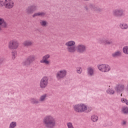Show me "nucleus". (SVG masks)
<instances>
[{
    "mask_svg": "<svg viewBox=\"0 0 128 128\" xmlns=\"http://www.w3.org/2000/svg\"><path fill=\"white\" fill-rule=\"evenodd\" d=\"M48 86V78L44 77L40 82V88H44Z\"/></svg>",
    "mask_w": 128,
    "mask_h": 128,
    "instance_id": "nucleus-7",
    "label": "nucleus"
},
{
    "mask_svg": "<svg viewBox=\"0 0 128 128\" xmlns=\"http://www.w3.org/2000/svg\"><path fill=\"white\" fill-rule=\"evenodd\" d=\"M82 68L80 67L77 68V72L78 74H82Z\"/></svg>",
    "mask_w": 128,
    "mask_h": 128,
    "instance_id": "nucleus-25",
    "label": "nucleus"
},
{
    "mask_svg": "<svg viewBox=\"0 0 128 128\" xmlns=\"http://www.w3.org/2000/svg\"><path fill=\"white\" fill-rule=\"evenodd\" d=\"M48 58H50V55L45 56L43 57V59L40 61V62H44V64H50V62L46 60Z\"/></svg>",
    "mask_w": 128,
    "mask_h": 128,
    "instance_id": "nucleus-13",
    "label": "nucleus"
},
{
    "mask_svg": "<svg viewBox=\"0 0 128 128\" xmlns=\"http://www.w3.org/2000/svg\"><path fill=\"white\" fill-rule=\"evenodd\" d=\"M126 99H124V98H122L121 99V101L122 102H126Z\"/></svg>",
    "mask_w": 128,
    "mask_h": 128,
    "instance_id": "nucleus-32",
    "label": "nucleus"
},
{
    "mask_svg": "<svg viewBox=\"0 0 128 128\" xmlns=\"http://www.w3.org/2000/svg\"><path fill=\"white\" fill-rule=\"evenodd\" d=\"M16 122H12L10 124V128H16Z\"/></svg>",
    "mask_w": 128,
    "mask_h": 128,
    "instance_id": "nucleus-18",
    "label": "nucleus"
},
{
    "mask_svg": "<svg viewBox=\"0 0 128 128\" xmlns=\"http://www.w3.org/2000/svg\"><path fill=\"white\" fill-rule=\"evenodd\" d=\"M40 24L42 26H46V22L45 21H42V22H40Z\"/></svg>",
    "mask_w": 128,
    "mask_h": 128,
    "instance_id": "nucleus-31",
    "label": "nucleus"
},
{
    "mask_svg": "<svg viewBox=\"0 0 128 128\" xmlns=\"http://www.w3.org/2000/svg\"><path fill=\"white\" fill-rule=\"evenodd\" d=\"M107 92H108V94H114V90L112 89H109L107 90Z\"/></svg>",
    "mask_w": 128,
    "mask_h": 128,
    "instance_id": "nucleus-22",
    "label": "nucleus"
},
{
    "mask_svg": "<svg viewBox=\"0 0 128 128\" xmlns=\"http://www.w3.org/2000/svg\"><path fill=\"white\" fill-rule=\"evenodd\" d=\"M34 60V57L33 56H30L27 60L24 62V66H28L30 62Z\"/></svg>",
    "mask_w": 128,
    "mask_h": 128,
    "instance_id": "nucleus-10",
    "label": "nucleus"
},
{
    "mask_svg": "<svg viewBox=\"0 0 128 128\" xmlns=\"http://www.w3.org/2000/svg\"><path fill=\"white\" fill-rule=\"evenodd\" d=\"M8 26V24L4 21L3 18H0V31L2 30V28H6Z\"/></svg>",
    "mask_w": 128,
    "mask_h": 128,
    "instance_id": "nucleus-9",
    "label": "nucleus"
},
{
    "mask_svg": "<svg viewBox=\"0 0 128 128\" xmlns=\"http://www.w3.org/2000/svg\"><path fill=\"white\" fill-rule=\"evenodd\" d=\"M126 124V121H123V124Z\"/></svg>",
    "mask_w": 128,
    "mask_h": 128,
    "instance_id": "nucleus-35",
    "label": "nucleus"
},
{
    "mask_svg": "<svg viewBox=\"0 0 128 128\" xmlns=\"http://www.w3.org/2000/svg\"><path fill=\"white\" fill-rule=\"evenodd\" d=\"M87 108L86 106L82 104H76L74 106V110L76 112H84L86 110Z\"/></svg>",
    "mask_w": 128,
    "mask_h": 128,
    "instance_id": "nucleus-2",
    "label": "nucleus"
},
{
    "mask_svg": "<svg viewBox=\"0 0 128 128\" xmlns=\"http://www.w3.org/2000/svg\"><path fill=\"white\" fill-rule=\"evenodd\" d=\"M123 52H124V54H128V46H125L124 48Z\"/></svg>",
    "mask_w": 128,
    "mask_h": 128,
    "instance_id": "nucleus-19",
    "label": "nucleus"
},
{
    "mask_svg": "<svg viewBox=\"0 0 128 128\" xmlns=\"http://www.w3.org/2000/svg\"><path fill=\"white\" fill-rule=\"evenodd\" d=\"M16 52H12V58L13 60H14L16 58Z\"/></svg>",
    "mask_w": 128,
    "mask_h": 128,
    "instance_id": "nucleus-27",
    "label": "nucleus"
},
{
    "mask_svg": "<svg viewBox=\"0 0 128 128\" xmlns=\"http://www.w3.org/2000/svg\"><path fill=\"white\" fill-rule=\"evenodd\" d=\"M124 114H128V108H123L122 110Z\"/></svg>",
    "mask_w": 128,
    "mask_h": 128,
    "instance_id": "nucleus-26",
    "label": "nucleus"
},
{
    "mask_svg": "<svg viewBox=\"0 0 128 128\" xmlns=\"http://www.w3.org/2000/svg\"><path fill=\"white\" fill-rule=\"evenodd\" d=\"M105 44H110V42H108V41H106V42H105Z\"/></svg>",
    "mask_w": 128,
    "mask_h": 128,
    "instance_id": "nucleus-33",
    "label": "nucleus"
},
{
    "mask_svg": "<svg viewBox=\"0 0 128 128\" xmlns=\"http://www.w3.org/2000/svg\"><path fill=\"white\" fill-rule=\"evenodd\" d=\"M124 90V85L119 84L117 86L116 88V90L117 92H122Z\"/></svg>",
    "mask_w": 128,
    "mask_h": 128,
    "instance_id": "nucleus-11",
    "label": "nucleus"
},
{
    "mask_svg": "<svg viewBox=\"0 0 128 128\" xmlns=\"http://www.w3.org/2000/svg\"><path fill=\"white\" fill-rule=\"evenodd\" d=\"M31 44H32V43L30 42L26 41L24 42V46H31Z\"/></svg>",
    "mask_w": 128,
    "mask_h": 128,
    "instance_id": "nucleus-21",
    "label": "nucleus"
},
{
    "mask_svg": "<svg viewBox=\"0 0 128 128\" xmlns=\"http://www.w3.org/2000/svg\"><path fill=\"white\" fill-rule=\"evenodd\" d=\"M88 74L90 76H92L94 74V69H92V68H88Z\"/></svg>",
    "mask_w": 128,
    "mask_h": 128,
    "instance_id": "nucleus-15",
    "label": "nucleus"
},
{
    "mask_svg": "<svg viewBox=\"0 0 128 128\" xmlns=\"http://www.w3.org/2000/svg\"><path fill=\"white\" fill-rule=\"evenodd\" d=\"M120 56V52H116L115 54H112L113 56Z\"/></svg>",
    "mask_w": 128,
    "mask_h": 128,
    "instance_id": "nucleus-24",
    "label": "nucleus"
},
{
    "mask_svg": "<svg viewBox=\"0 0 128 128\" xmlns=\"http://www.w3.org/2000/svg\"><path fill=\"white\" fill-rule=\"evenodd\" d=\"M77 50L78 52H84L86 50V46L84 45H79L77 47Z\"/></svg>",
    "mask_w": 128,
    "mask_h": 128,
    "instance_id": "nucleus-12",
    "label": "nucleus"
},
{
    "mask_svg": "<svg viewBox=\"0 0 128 128\" xmlns=\"http://www.w3.org/2000/svg\"><path fill=\"white\" fill-rule=\"evenodd\" d=\"M122 94H121V96H122Z\"/></svg>",
    "mask_w": 128,
    "mask_h": 128,
    "instance_id": "nucleus-36",
    "label": "nucleus"
},
{
    "mask_svg": "<svg viewBox=\"0 0 128 128\" xmlns=\"http://www.w3.org/2000/svg\"><path fill=\"white\" fill-rule=\"evenodd\" d=\"M98 68L100 72H106L110 70V67L108 64H102L98 66Z\"/></svg>",
    "mask_w": 128,
    "mask_h": 128,
    "instance_id": "nucleus-4",
    "label": "nucleus"
},
{
    "mask_svg": "<svg viewBox=\"0 0 128 128\" xmlns=\"http://www.w3.org/2000/svg\"><path fill=\"white\" fill-rule=\"evenodd\" d=\"M44 123L47 128H54L56 124L52 116H47L44 119Z\"/></svg>",
    "mask_w": 128,
    "mask_h": 128,
    "instance_id": "nucleus-1",
    "label": "nucleus"
},
{
    "mask_svg": "<svg viewBox=\"0 0 128 128\" xmlns=\"http://www.w3.org/2000/svg\"><path fill=\"white\" fill-rule=\"evenodd\" d=\"M66 75V72L64 70H60L57 73L56 78L58 80L64 78Z\"/></svg>",
    "mask_w": 128,
    "mask_h": 128,
    "instance_id": "nucleus-8",
    "label": "nucleus"
},
{
    "mask_svg": "<svg viewBox=\"0 0 128 128\" xmlns=\"http://www.w3.org/2000/svg\"><path fill=\"white\" fill-rule=\"evenodd\" d=\"M125 104H128V100H127L125 101Z\"/></svg>",
    "mask_w": 128,
    "mask_h": 128,
    "instance_id": "nucleus-34",
    "label": "nucleus"
},
{
    "mask_svg": "<svg viewBox=\"0 0 128 128\" xmlns=\"http://www.w3.org/2000/svg\"><path fill=\"white\" fill-rule=\"evenodd\" d=\"M34 10H36V7L32 6L30 8H28L27 12L28 14L32 12Z\"/></svg>",
    "mask_w": 128,
    "mask_h": 128,
    "instance_id": "nucleus-14",
    "label": "nucleus"
},
{
    "mask_svg": "<svg viewBox=\"0 0 128 128\" xmlns=\"http://www.w3.org/2000/svg\"><path fill=\"white\" fill-rule=\"evenodd\" d=\"M75 42L74 41H70L66 43V46H68V50L70 52H74L76 51V48L74 47Z\"/></svg>",
    "mask_w": 128,
    "mask_h": 128,
    "instance_id": "nucleus-3",
    "label": "nucleus"
},
{
    "mask_svg": "<svg viewBox=\"0 0 128 128\" xmlns=\"http://www.w3.org/2000/svg\"><path fill=\"white\" fill-rule=\"evenodd\" d=\"M14 3L12 0H6L4 2V6L6 8H14Z\"/></svg>",
    "mask_w": 128,
    "mask_h": 128,
    "instance_id": "nucleus-6",
    "label": "nucleus"
},
{
    "mask_svg": "<svg viewBox=\"0 0 128 128\" xmlns=\"http://www.w3.org/2000/svg\"><path fill=\"white\" fill-rule=\"evenodd\" d=\"M46 95L45 94L44 96H41L40 98V100L42 102V100H44V98H46Z\"/></svg>",
    "mask_w": 128,
    "mask_h": 128,
    "instance_id": "nucleus-30",
    "label": "nucleus"
},
{
    "mask_svg": "<svg viewBox=\"0 0 128 128\" xmlns=\"http://www.w3.org/2000/svg\"><path fill=\"white\" fill-rule=\"evenodd\" d=\"M18 46V42L16 40H12L9 43V48L10 50H16Z\"/></svg>",
    "mask_w": 128,
    "mask_h": 128,
    "instance_id": "nucleus-5",
    "label": "nucleus"
},
{
    "mask_svg": "<svg viewBox=\"0 0 128 128\" xmlns=\"http://www.w3.org/2000/svg\"><path fill=\"white\" fill-rule=\"evenodd\" d=\"M44 16V12L36 13L33 15V18H34V16Z\"/></svg>",
    "mask_w": 128,
    "mask_h": 128,
    "instance_id": "nucleus-20",
    "label": "nucleus"
},
{
    "mask_svg": "<svg viewBox=\"0 0 128 128\" xmlns=\"http://www.w3.org/2000/svg\"><path fill=\"white\" fill-rule=\"evenodd\" d=\"M91 120H92V122H96V120H98V118L97 117V116L93 115L91 117Z\"/></svg>",
    "mask_w": 128,
    "mask_h": 128,
    "instance_id": "nucleus-17",
    "label": "nucleus"
},
{
    "mask_svg": "<svg viewBox=\"0 0 128 128\" xmlns=\"http://www.w3.org/2000/svg\"><path fill=\"white\" fill-rule=\"evenodd\" d=\"M114 14L115 16H122V11H120V10L116 11L114 12Z\"/></svg>",
    "mask_w": 128,
    "mask_h": 128,
    "instance_id": "nucleus-16",
    "label": "nucleus"
},
{
    "mask_svg": "<svg viewBox=\"0 0 128 128\" xmlns=\"http://www.w3.org/2000/svg\"><path fill=\"white\" fill-rule=\"evenodd\" d=\"M120 26L121 28H122L123 30H126V28H128V24H121L120 25Z\"/></svg>",
    "mask_w": 128,
    "mask_h": 128,
    "instance_id": "nucleus-23",
    "label": "nucleus"
},
{
    "mask_svg": "<svg viewBox=\"0 0 128 128\" xmlns=\"http://www.w3.org/2000/svg\"><path fill=\"white\" fill-rule=\"evenodd\" d=\"M4 6V2L2 0H0V6Z\"/></svg>",
    "mask_w": 128,
    "mask_h": 128,
    "instance_id": "nucleus-29",
    "label": "nucleus"
},
{
    "mask_svg": "<svg viewBox=\"0 0 128 128\" xmlns=\"http://www.w3.org/2000/svg\"><path fill=\"white\" fill-rule=\"evenodd\" d=\"M67 126L68 128H74V127H72V124L70 122L68 123Z\"/></svg>",
    "mask_w": 128,
    "mask_h": 128,
    "instance_id": "nucleus-28",
    "label": "nucleus"
}]
</instances>
